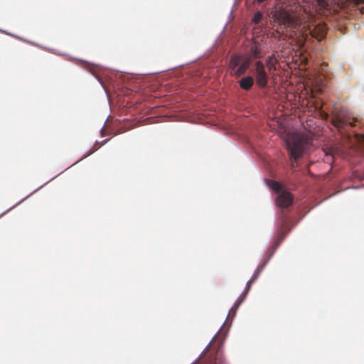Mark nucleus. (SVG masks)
I'll list each match as a JSON object with an SVG mask.
<instances>
[{
    "instance_id": "obj_26",
    "label": "nucleus",
    "mask_w": 364,
    "mask_h": 364,
    "mask_svg": "<svg viewBox=\"0 0 364 364\" xmlns=\"http://www.w3.org/2000/svg\"><path fill=\"white\" fill-rule=\"evenodd\" d=\"M183 65H179L178 67H181V66H183Z\"/></svg>"
},
{
    "instance_id": "obj_5",
    "label": "nucleus",
    "mask_w": 364,
    "mask_h": 364,
    "mask_svg": "<svg viewBox=\"0 0 364 364\" xmlns=\"http://www.w3.org/2000/svg\"><path fill=\"white\" fill-rule=\"evenodd\" d=\"M69 167H67L65 168H64L60 173H63V171H65V170L68 169ZM59 175V173L56 176H55L54 177L51 178L50 180L47 181L46 183H44L43 185L38 186L36 190H34L33 191H32L30 194H28L27 196L24 197L23 198H22L21 200H20L18 202L16 203V204H15L14 205L9 208L8 209H6V210H4V212H2L1 214H0V218H1L2 216H4V215H6V213H8L9 212H10L11 210H12L14 208H15L16 207H17L18 205H19L20 204H21L23 201H25L27 198H28L30 196H31L33 194H34L35 193H36L37 191H38L39 190H41L44 186H46V184H48L50 181H51L52 180H53L55 177H57Z\"/></svg>"
},
{
    "instance_id": "obj_4",
    "label": "nucleus",
    "mask_w": 364,
    "mask_h": 364,
    "mask_svg": "<svg viewBox=\"0 0 364 364\" xmlns=\"http://www.w3.org/2000/svg\"><path fill=\"white\" fill-rule=\"evenodd\" d=\"M252 64L253 65L254 63L250 57L239 54L232 55L229 60V68L232 70V75L237 77L244 75Z\"/></svg>"
},
{
    "instance_id": "obj_2",
    "label": "nucleus",
    "mask_w": 364,
    "mask_h": 364,
    "mask_svg": "<svg viewBox=\"0 0 364 364\" xmlns=\"http://www.w3.org/2000/svg\"><path fill=\"white\" fill-rule=\"evenodd\" d=\"M284 143L289 152L291 169L294 173L296 171V168L299 165L298 159L309 151L310 139L304 134L293 132L287 134Z\"/></svg>"
},
{
    "instance_id": "obj_6",
    "label": "nucleus",
    "mask_w": 364,
    "mask_h": 364,
    "mask_svg": "<svg viewBox=\"0 0 364 364\" xmlns=\"http://www.w3.org/2000/svg\"><path fill=\"white\" fill-rule=\"evenodd\" d=\"M252 282H251V279H249L247 283H246V286H245V288L244 289V291L240 294V295L237 297V300L235 301L234 303V305L229 310V312L228 314V316L227 317L229 316V314L230 312V311L232 309H237L239 307V306L240 305V304L246 298V296L250 289V284H252ZM228 318H226L227 319Z\"/></svg>"
},
{
    "instance_id": "obj_12",
    "label": "nucleus",
    "mask_w": 364,
    "mask_h": 364,
    "mask_svg": "<svg viewBox=\"0 0 364 364\" xmlns=\"http://www.w3.org/2000/svg\"><path fill=\"white\" fill-rule=\"evenodd\" d=\"M341 122L343 124H346V125H349V126H351V127H354L356 125V120L355 119H348V118H346V119H343L341 120Z\"/></svg>"
},
{
    "instance_id": "obj_8",
    "label": "nucleus",
    "mask_w": 364,
    "mask_h": 364,
    "mask_svg": "<svg viewBox=\"0 0 364 364\" xmlns=\"http://www.w3.org/2000/svg\"><path fill=\"white\" fill-rule=\"evenodd\" d=\"M265 267H266L265 262H261L257 267V268L255 269V272L252 274V277H251V279H250L252 282H253L255 280L257 279V278L259 277V274H261V272H262V270L264 269V268Z\"/></svg>"
},
{
    "instance_id": "obj_18",
    "label": "nucleus",
    "mask_w": 364,
    "mask_h": 364,
    "mask_svg": "<svg viewBox=\"0 0 364 364\" xmlns=\"http://www.w3.org/2000/svg\"><path fill=\"white\" fill-rule=\"evenodd\" d=\"M164 70L157 71V72H154V73H147L146 75H154V74H158V73H162V72H164Z\"/></svg>"
},
{
    "instance_id": "obj_13",
    "label": "nucleus",
    "mask_w": 364,
    "mask_h": 364,
    "mask_svg": "<svg viewBox=\"0 0 364 364\" xmlns=\"http://www.w3.org/2000/svg\"><path fill=\"white\" fill-rule=\"evenodd\" d=\"M312 35L314 36L316 38H317L318 39L320 40V39L323 38L325 36V35H326V29H325V28H322L318 35L316 33H315V32L314 31Z\"/></svg>"
},
{
    "instance_id": "obj_9",
    "label": "nucleus",
    "mask_w": 364,
    "mask_h": 364,
    "mask_svg": "<svg viewBox=\"0 0 364 364\" xmlns=\"http://www.w3.org/2000/svg\"><path fill=\"white\" fill-rule=\"evenodd\" d=\"M250 53L252 58L253 59H259L262 58L260 49L257 45H253L251 46Z\"/></svg>"
},
{
    "instance_id": "obj_16",
    "label": "nucleus",
    "mask_w": 364,
    "mask_h": 364,
    "mask_svg": "<svg viewBox=\"0 0 364 364\" xmlns=\"http://www.w3.org/2000/svg\"><path fill=\"white\" fill-rule=\"evenodd\" d=\"M271 258H272L271 257H269L268 255H267L266 258L262 262H265V265H267Z\"/></svg>"
},
{
    "instance_id": "obj_10",
    "label": "nucleus",
    "mask_w": 364,
    "mask_h": 364,
    "mask_svg": "<svg viewBox=\"0 0 364 364\" xmlns=\"http://www.w3.org/2000/svg\"><path fill=\"white\" fill-rule=\"evenodd\" d=\"M223 327V325L220 327V328L218 329V331L215 333V334L213 336V337L212 338V339L210 341V342L208 343V345L205 347V348L203 350V351L198 355V356L195 358L193 362L190 364H196L200 358L202 354L208 349V348L209 347V346L210 345V343H212V341H213V339L216 337V336L218 334L219 331L221 330Z\"/></svg>"
},
{
    "instance_id": "obj_15",
    "label": "nucleus",
    "mask_w": 364,
    "mask_h": 364,
    "mask_svg": "<svg viewBox=\"0 0 364 364\" xmlns=\"http://www.w3.org/2000/svg\"><path fill=\"white\" fill-rule=\"evenodd\" d=\"M90 73L95 76V78L97 79V80L98 81V82L101 85V86H102V82L101 81V80L99 78L98 76L95 75V73H94V71L92 70H90Z\"/></svg>"
},
{
    "instance_id": "obj_14",
    "label": "nucleus",
    "mask_w": 364,
    "mask_h": 364,
    "mask_svg": "<svg viewBox=\"0 0 364 364\" xmlns=\"http://www.w3.org/2000/svg\"><path fill=\"white\" fill-rule=\"evenodd\" d=\"M97 151V149H91L89 152H87V154H85L80 159H79L77 161H76L75 163H74L73 164H72L70 166H73L74 164H75L76 163H77L78 161L82 160L83 159L87 157L88 156L91 155L92 154H93L94 152H95Z\"/></svg>"
},
{
    "instance_id": "obj_22",
    "label": "nucleus",
    "mask_w": 364,
    "mask_h": 364,
    "mask_svg": "<svg viewBox=\"0 0 364 364\" xmlns=\"http://www.w3.org/2000/svg\"><path fill=\"white\" fill-rule=\"evenodd\" d=\"M95 144H101V142H100V141H97H97H95Z\"/></svg>"
},
{
    "instance_id": "obj_24",
    "label": "nucleus",
    "mask_w": 364,
    "mask_h": 364,
    "mask_svg": "<svg viewBox=\"0 0 364 364\" xmlns=\"http://www.w3.org/2000/svg\"><path fill=\"white\" fill-rule=\"evenodd\" d=\"M174 68H168V70H173V69H174ZM166 70H168V69H167Z\"/></svg>"
},
{
    "instance_id": "obj_25",
    "label": "nucleus",
    "mask_w": 364,
    "mask_h": 364,
    "mask_svg": "<svg viewBox=\"0 0 364 364\" xmlns=\"http://www.w3.org/2000/svg\"><path fill=\"white\" fill-rule=\"evenodd\" d=\"M232 9H231L230 12V14H232Z\"/></svg>"
},
{
    "instance_id": "obj_21",
    "label": "nucleus",
    "mask_w": 364,
    "mask_h": 364,
    "mask_svg": "<svg viewBox=\"0 0 364 364\" xmlns=\"http://www.w3.org/2000/svg\"><path fill=\"white\" fill-rule=\"evenodd\" d=\"M359 187L358 186H352L351 188H353V189H358Z\"/></svg>"
},
{
    "instance_id": "obj_23",
    "label": "nucleus",
    "mask_w": 364,
    "mask_h": 364,
    "mask_svg": "<svg viewBox=\"0 0 364 364\" xmlns=\"http://www.w3.org/2000/svg\"><path fill=\"white\" fill-rule=\"evenodd\" d=\"M2 32H4V33H6L7 35H11V33H7V32H6V31H2Z\"/></svg>"
},
{
    "instance_id": "obj_20",
    "label": "nucleus",
    "mask_w": 364,
    "mask_h": 364,
    "mask_svg": "<svg viewBox=\"0 0 364 364\" xmlns=\"http://www.w3.org/2000/svg\"><path fill=\"white\" fill-rule=\"evenodd\" d=\"M103 129H104V126L102 127H101V129H100L101 135L103 134Z\"/></svg>"
},
{
    "instance_id": "obj_1",
    "label": "nucleus",
    "mask_w": 364,
    "mask_h": 364,
    "mask_svg": "<svg viewBox=\"0 0 364 364\" xmlns=\"http://www.w3.org/2000/svg\"><path fill=\"white\" fill-rule=\"evenodd\" d=\"M266 183L271 190L277 193L275 203L279 209L275 220L277 237L267 252V255L272 257L291 230L289 229L287 232H283L287 223L292 220V216L289 213L294 209V198L293 195L285 189L280 183L271 179H266Z\"/></svg>"
},
{
    "instance_id": "obj_11",
    "label": "nucleus",
    "mask_w": 364,
    "mask_h": 364,
    "mask_svg": "<svg viewBox=\"0 0 364 364\" xmlns=\"http://www.w3.org/2000/svg\"><path fill=\"white\" fill-rule=\"evenodd\" d=\"M263 18V14L260 11H257L255 13L251 22L255 24H257Z\"/></svg>"
},
{
    "instance_id": "obj_19",
    "label": "nucleus",
    "mask_w": 364,
    "mask_h": 364,
    "mask_svg": "<svg viewBox=\"0 0 364 364\" xmlns=\"http://www.w3.org/2000/svg\"><path fill=\"white\" fill-rule=\"evenodd\" d=\"M107 141H108V139H105L102 140V141H100V142H101L102 144H105V143L107 142Z\"/></svg>"
},
{
    "instance_id": "obj_7",
    "label": "nucleus",
    "mask_w": 364,
    "mask_h": 364,
    "mask_svg": "<svg viewBox=\"0 0 364 364\" xmlns=\"http://www.w3.org/2000/svg\"><path fill=\"white\" fill-rule=\"evenodd\" d=\"M326 67L327 65L323 63V65H321V68L318 71L317 81L320 87H323V80L328 78Z\"/></svg>"
},
{
    "instance_id": "obj_17",
    "label": "nucleus",
    "mask_w": 364,
    "mask_h": 364,
    "mask_svg": "<svg viewBox=\"0 0 364 364\" xmlns=\"http://www.w3.org/2000/svg\"><path fill=\"white\" fill-rule=\"evenodd\" d=\"M78 60H79L80 62H82V63H85V64L87 65H92L91 63H90V62H88V61H87V60H85L78 59Z\"/></svg>"
},
{
    "instance_id": "obj_3",
    "label": "nucleus",
    "mask_w": 364,
    "mask_h": 364,
    "mask_svg": "<svg viewBox=\"0 0 364 364\" xmlns=\"http://www.w3.org/2000/svg\"><path fill=\"white\" fill-rule=\"evenodd\" d=\"M251 71L254 76L248 75L242 77L238 82L240 87L245 91H250L256 82L259 88H265L269 80L265 64L260 60H256Z\"/></svg>"
}]
</instances>
